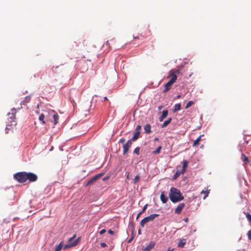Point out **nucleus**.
Returning a JSON list of instances; mask_svg holds the SVG:
<instances>
[{"label":"nucleus","mask_w":251,"mask_h":251,"mask_svg":"<svg viewBox=\"0 0 251 251\" xmlns=\"http://www.w3.org/2000/svg\"><path fill=\"white\" fill-rule=\"evenodd\" d=\"M160 199L163 203H166L168 200V199L164 195V192H162L160 195Z\"/></svg>","instance_id":"2eb2a0df"},{"label":"nucleus","mask_w":251,"mask_h":251,"mask_svg":"<svg viewBox=\"0 0 251 251\" xmlns=\"http://www.w3.org/2000/svg\"><path fill=\"white\" fill-rule=\"evenodd\" d=\"M169 198L174 203L177 202L184 199V197L182 195L180 190L175 187L171 188Z\"/></svg>","instance_id":"f257e3e1"},{"label":"nucleus","mask_w":251,"mask_h":251,"mask_svg":"<svg viewBox=\"0 0 251 251\" xmlns=\"http://www.w3.org/2000/svg\"><path fill=\"white\" fill-rule=\"evenodd\" d=\"M129 173H128L127 175V176H126V178L127 179H129Z\"/></svg>","instance_id":"09e8293b"},{"label":"nucleus","mask_w":251,"mask_h":251,"mask_svg":"<svg viewBox=\"0 0 251 251\" xmlns=\"http://www.w3.org/2000/svg\"><path fill=\"white\" fill-rule=\"evenodd\" d=\"M140 178V176L137 175L134 179V184L137 183L139 181Z\"/></svg>","instance_id":"473e14b6"},{"label":"nucleus","mask_w":251,"mask_h":251,"mask_svg":"<svg viewBox=\"0 0 251 251\" xmlns=\"http://www.w3.org/2000/svg\"><path fill=\"white\" fill-rule=\"evenodd\" d=\"M106 44L109 45L108 41H107L106 42Z\"/></svg>","instance_id":"13d9d810"},{"label":"nucleus","mask_w":251,"mask_h":251,"mask_svg":"<svg viewBox=\"0 0 251 251\" xmlns=\"http://www.w3.org/2000/svg\"><path fill=\"white\" fill-rule=\"evenodd\" d=\"M147 204L145 205L144 206V207H143V208L141 212H140L138 214V215H137V217H136V219H137V220L139 218V217H140V215H141V214H142V213H143V212L146 210V208H147Z\"/></svg>","instance_id":"cd10ccee"},{"label":"nucleus","mask_w":251,"mask_h":251,"mask_svg":"<svg viewBox=\"0 0 251 251\" xmlns=\"http://www.w3.org/2000/svg\"><path fill=\"white\" fill-rule=\"evenodd\" d=\"M141 129V126L140 125H138L135 130V131L133 133V136L132 138V140L133 141H135L137 140L139 137V135L140 134V130Z\"/></svg>","instance_id":"0eeeda50"},{"label":"nucleus","mask_w":251,"mask_h":251,"mask_svg":"<svg viewBox=\"0 0 251 251\" xmlns=\"http://www.w3.org/2000/svg\"><path fill=\"white\" fill-rule=\"evenodd\" d=\"M103 175V173H100V174L96 175L95 176L96 177L97 179H98V178H99L101 176H102Z\"/></svg>","instance_id":"4c0bfd02"},{"label":"nucleus","mask_w":251,"mask_h":251,"mask_svg":"<svg viewBox=\"0 0 251 251\" xmlns=\"http://www.w3.org/2000/svg\"><path fill=\"white\" fill-rule=\"evenodd\" d=\"M103 99H104V100H108V99H107V98L106 97H104V98H103Z\"/></svg>","instance_id":"8fccbe9b"},{"label":"nucleus","mask_w":251,"mask_h":251,"mask_svg":"<svg viewBox=\"0 0 251 251\" xmlns=\"http://www.w3.org/2000/svg\"><path fill=\"white\" fill-rule=\"evenodd\" d=\"M44 118H45V116H44V115L43 114H41L39 117V120L42 122V123L43 124H45V122L44 121Z\"/></svg>","instance_id":"c85d7f7f"},{"label":"nucleus","mask_w":251,"mask_h":251,"mask_svg":"<svg viewBox=\"0 0 251 251\" xmlns=\"http://www.w3.org/2000/svg\"><path fill=\"white\" fill-rule=\"evenodd\" d=\"M180 109H181V104L177 103L175 105V107H174L173 111H174V112H175L180 110Z\"/></svg>","instance_id":"412c9836"},{"label":"nucleus","mask_w":251,"mask_h":251,"mask_svg":"<svg viewBox=\"0 0 251 251\" xmlns=\"http://www.w3.org/2000/svg\"><path fill=\"white\" fill-rule=\"evenodd\" d=\"M155 243L151 241L149 244L144 249V251H150L155 246Z\"/></svg>","instance_id":"9b49d317"},{"label":"nucleus","mask_w":251,"mask_h":251,"mask_svg":"<svg viewBox=\"0 0 251 251\" xmlns=\"http://www.w3.org/2000/svg\"><path fill=\"white\" fill-rule=\"evenodd\" d=\"M245 160H246V161L248 160V158L245 156Z\"/></svg>","instance_id":"603ef678"},{"label":"nucleus","mask_w":251,"mask_h":251,"mask_svg":"<svg viewBox=\"0 0 251 251\" xmlns=\"http://www.w3.org/2000/svg\"><path fill=\"white\" fill-rule=\"evenodd\" d=\"M185 204L184 203H179L175 209V213L178 214H180Z\"/></svg>","instance_id":"6e6552de"},{"label":"nucleus","mask_w":251,"mask_h":251,"mask_svg":"<svg viewBox=\"0 0 251 251\" xmlns=\"http://www.w3.org/2000/svg\"><path fill=\"white\" fill-rule=\"evenodd\" d=\"M76 235L75 234L72 237L70 238L69 239L68 243L69 244L67 245H66L64 247V249H68L69 248L74 247L76 246L79 242V238H78L77 239H75V240H74V239L75 238Z\"/></svg>","instance_id":"7ed1b4c3"},{"label":"nucleus","mask_w":251,"mask_h":251,"mask_svg":"<svg viewBox=\"0 0 251 251\" xmlns=\"http://www.w3.org/2000/svg\"><path fill=\"white\" fill-rule=\"evenodd\" d=\"M100 246H101V247H102V248H104V247H107V245H106L105 243H100Z\"/></svg>","instance_id":"ea45409f"},{"label":"nucleus","mask_w":251,"mask_h":251,"mask_svg":"<svg viewBox=\"0 0 251 251\" xmlns=\"http://www.w3.org/2000/svg\"><path fill=\"white\" fill-rule=\"evenodd\" d=\"M138 233H139V234H140V233H141V230H140V229H139V230H138Z\"/></svg>","instance_id":"6e6d98bb"},{"label":"nucleus","mask_w":251,"mask_h":251,"mask_svg":"<svg viewBox=\"0 0 251 251\" xmlns=\"http://www.w3.org/2000/svg\"><path fill=\"white\" fill-rule=\"evenodd\" d=\"M26 172H18L14 175V178L19 183H24L26 181Z\"/></svg>","instance_id":"f03ea898"},{"label":"nucleus","mask_w":251,"mask_h":251,"mask_svg":"<svg viewBox=\"0 0 251 251\" xmlns=\"http://www.w3.org/2000/svg\"><path fill=\"white\" fill-rule=\"evenodd\" d=\"M11 121L10 122L11 123V125H16V122L14 121V119H15V114L12 113L11 114V116L10 117Z\"/></svg>","instance_id":"393cba45"},{"label":"nucleus","mask_w":251,"mask_h":251,"mask_svg":"<svg viewBox=\"0 0 251 251\" xmlns=\"http://www.w3.org/2000/svg\"><path fill=\"white\" fill-rule=\"evenodd\" d=\"M184 173H182V171L181 170V171H179V170H176V174H175V175L173 176V179L174 180H175L181 174H183Z\"/></svg>","instance_id":"a211bd4d"},{"label":"nucleus","mask_w":251,"mask_h":251,"mask_svg":"<svg viewBox=\"0 0 251 251\" xmlns=\"http://www.w3.org/2000/svg\"><path fill=\"white\" fill-rule=\"evenodd\" d=\"M103 175V173H100V174L96 175L95 176L96 177L97 179H98V178H99L101 176H102Z\"/></svg>","instance_id":"e433bc0d"},{"label":"nucleus","mask_w":251,"mask_h":251,"mask_svg":"<svg viewBox=\"0 0 251 251\" xmlns=\"http://www.w3.org/2000/svg\"><path fill=\"white\" fill-rule=\"evenodd\" d=\"M140 148L139 147H136L134 151V152L138 155H139L140 154Z\"/></svg>","instance_id":"72a5a7b5"},{"label":"nucleus","mask_w":251,"mask_h":251,"mask_svg":"<svg viewBox=\"0 0 251 251\" xmlns=\"http://www.w3.org/2000/svg\"><path fill=\"white\" fill-rule=\"evenodd\" d=\"M144 129L145 132L147 134L151 132V126L150 124L146 125L144 127Z\"/></svg>","instance_id":"dca6fc26"},{"label":"nucleus","mask_w":251,"mask_h":251,"mask_svg":"<svg viewBox=\"0 0 251 251\" xmlns=\"http://www.w3.org/2000/svg\"><path fill=\"white\" fill-rule=\"evenodd\" d=\"M7 129H8V127H6V130H7Z\"/></svg>","instance_id":"052dcab7"},{"label":"nucleus","mask_w":251,"mask_h":251,"mask_svg":"<svg viewBox=\"0 0 251 251\" xmlns=\"http://www.w3.org/2000/svg\"><path fill=\"white\" fill-rule=\"evenodd\" d=\"M183 221L185 222H187L188 221V218H184L183 219Z\"/></svg>","instance_id":"49530a36"},{"label":"nucleus","mask_w":251,"mask_h":251,"mask_svg":"<svg viewBox=\"0 0 251 251\" xmlns=\"http://www.w3.org/2000/svg\"><path fill=\"white\" fill-rule=\"evenodd\" d=\"M180 97V95H178V96H177V98H179Z\"/></svg>","instance_id":"4d7b16f0"},{"label":"nucleus","mask_w":251,"mask_h":251,"mask_svg":"<svg viewBox=\"0 0 251 251\" xmlns=\"http://www.w3.org/2000/svg\"><path fill=\"white\" fill-rule=\"evenodd\" d=\"M31 100V97L29 96H27L25 97V100L22 101V103L24 105L26 103L29 102Z\"/></svg>","instance_id":"aec40b11"},{"label":"nucleus","mask_w":251,"mask_h":251,"mask_svg":"<svg viewBox=\"0 0 251 251\" xmlns=\"http://www.w3.org/2000/svg\"><path fill=\"white\" fill-rule=\"evenodd\" d=\"M248 238L251 240V230H249L248 232Z\"/></svg>","instance_id":"58836bf2"},{"label":"nucleus","mask_w":251,"mask_h":251,"mask_svg":"<svg viewBox=\"0 0 251 251\" xmlns=\"http://www.w3.org/2000/svg\"><path fill=\"white\" fill-rule=\"evenodd\" d=\"M168 114V111L167 110H164L162 112V115L159 117V120L160 122L163 121V120L167 116Z\"/></svg>","instance_id":"4468645a"},{"label":"nucleus","mask_w":251,"mask_h":251,"mask_svg":"<svg viewBox=\"0 0 251 251\" xmlns=\"http://www.w3.org/2000/svg\"><path fill=\"white\" fill-rule=\"evenodd\" d=\"M176 79L177 76L174 75L173 77H172L171 79L164 85L165 89L163 90V92L166 93L170 90L172 84H173L176 81Z\"/></svg>","instance_id":"20e7f679"},{"label":"nucleus","mask_w":251,"mask_h":251,"mask_svg":"<svg viewBox=\"0 0 251 251\" xmlns=\"http://www.w3.org/2000/svg\"><path fill=\"white\" fill-rule=\"evenodd\" d=\"M37 176L36 174L31 172H26V181L28 180L29 182H35L37 180Z\"/></svg>","instance_id":"39448f33"},{"label":"nucleus","mask_w":251,"mask_h":251,"mask_svg":"<svg viewBox=\"0 0 251 251\" xmlns=\"http://www.w3.org/2000/svg\"><path fill=\"white\" fill-rule=\"evenodd\" d=\"M247 218L250 221L251 223V215H250L249 213H248L246 215Z\"/></svg>","instance_id":"c9c22d12"},{"label":"nucleus","mask_w":251,"mask_h":251,"mask_svg":"<svg viewBox=\"0 0 251 251\" xmlns=\"http://www.w3.org/2000/svg\"><path fill=\"white\" fill-rule=\"evenodd\" d=\"M188 166V162L187 160H184L182 162V169L181 171L182 173H185L186 171V169Z\"/></svg>","instance_id":"f3484780"},{"label":"nucleus","mask_w":251,"mask_h":251,"mask_svg":"<svg viewBox=\"0 0 251 251\" xmlns=\"http://www.w3.org/2000/svg\"><path fill=\"white\" fill-rule=\"evenodd\" d=\"M149 222L146 220V217L142 219L140 222V226L142 227H144L145 225Z\"/></svg>","instance_id":"5701e85b"},{"label":"nucleus","mask_w":251,"mask_h":251,"mask_svg":"<svg viewBox=\"0 0 251 251\" xmlns=\"http://www.w3.org/2000/svg\"><path fill=\"white\" fill-rule=\"evenodd\" d=\"M126 141V139L125 138H121L120 140V142L121 143H124Z\"/></svg>","instance_id":"79ce46f5"},{"label":"nucleus","mask_w":251,"mask_h":251,"mask_svg":"<svg viewBox=\"0 0 251 251\" xmlns=\"http://www.w3.org/2000/svg\"><path fill=\"white\" fill-rule=\"evenodd\" d=\"M172 118H169L167 120L165 121L163 124L161 125L162 128H164L167 126L171 122Z\"/></svg>","instance_id":"6ab92c4d"},{"label":"nucleus","mask_w":251,"mask_h":251,"mask_svg":"<svg viewBox=\"0 0 251 251\" xmlns=\"http://www.w3.org/2000/svg\"><path fill=\"white\" fill-rule=\"evenodd\" d=\"M132 139L131 140H129L127 141V142L123 146V154H126L128 151L129 148L131 147L132 144Z\"/></svg>","instance_id":"423d86ee"},{"label":"nucleus","mask_w":251,"mask_h":251,"mask_svg":"<svg viewBox=\"0 0 251 251\" xmlns=\"http://www.w3.org/2000/svg\"><path fill=\"white\" fill-rule=\"evenodd\" d=\"M202 136V135H200L196 140L194 141L193 145L194 147L196 146L199 144V142L201 140V137Z\"/></svg>","instance_id":"b1692460"},{"label":"nucleus","mask_w":251,"mask_h":251,"mask_svg":"<svg viewBox=\"0 0 251 251\" xmlns=\"http://www.w3.org/2000/svg\"><path fill=\"white\" fill-rule=\"evenodd\" d=\"M180 72V69H177V70H171L169 72V75L168 76V77H172L173 76L176 75V74H179Z\"/></svg>","instance_id":"1a4fd4ad"},{"label":"nucleus","mask_w":251,"mask_h":251,"mask_svg":"<svg viewBox=\"0 0 251 251\" xmlns=\"http://www.w3.org/2000/svg\"><path fill=\"white\" fill-rule=\"evenodd\" d=\"M82 63L85 65V62H83Z\"/></svg>","instance_id":"bf43d9fd"},{"label":"nucleus","mask_w":251,"mask_h":251,"mask_svg":"<svg viewBox=\"0 0 251 251\" xmlns=\"http://www.w3.org/2000/svg\"><path fill=\"white\" fill-rule=\"evenodd\" d=\"M62 248V243H60L57 247H56L54 251H60Z\"/></svg>","instance_id":"7c9ffc66"},{"label":"nucleus","mask_w":251,"mask_h":251,"mask_svg":"<svg viewBox=\"0 0 251 251\" xmlns=\"http://www.w3.org/2000/svg\"><path fill=\"white\" fill-rule=\"evenodd\" d=\"M53 118V120H54V125H56L57 123H58L59 116L57 115V114H54Z\"/></svg>","instance_id":"a878e982"},{"label":"nucleus","mask_w":251,"mask_h":251,"mask_svg":"<svg viewBox=\"0 0 251 251\" xmlns=\"http://www.w3.org/2000/svg\"><path fill=\"white\" fill-rule=\"evenodd\" d=\"M97 180V179L95 176H93L92 178H91L89 180V181L87 183V185H91V184H92L94 181H95Z\"/></svg>","instance_id":"bb28decb"},{"label":"nucleus","mask_w":251,"mask_h":251,"mask_svg":"<svg viewBox=\"0 0 251 251\" xmlns=\"http://www.w3.org/2000/svg\"><path fill=\"white\" fill-rule=\"evenodd\" d=\"M162 149V147L161 146H159L157 149L156 150H155L153 152V153L154 154H159L160 152V151H161V150Z\"/></svg>","instance_id":"c756f323"},{"label":"nucleus","mask_w":251,"mask_h":251,"mask_svg":"<svg viewBox=\"0 0 251 251\" xmlns=\"http://www.w3.org/2000/svg\"><path fill=\"white\" fill-rule=\"evenodd\" d=\"M163 108V106L162 105H160L158 107V109L160 110H161L162 108Z\"/></svg>","instance_id":"de8ad7c7"},{"label":"nucleus","mask_w":251,"mask_h":251,"mask_svg":"<svg viewBox=\"0 0 251 251\" xmlns=\"http://www.w3.org/2000/svg\"><path fill=\"white\" fill-rule=\"evenodd\" d=\"M108 179V177H104L103 180H107Z\"/></svg>","instance_id":"5fc2aeb1"},{"label":"nucleus","mask_w":251,"mask_h":251,"mask_svg":"<svg viewBox=\"0 0 251 251\" xmlns=\"http://www.w3.org/2000/svg\"><path fill=\"white\" fill-rule=\"evenodd\" d=\"M186 243V239H181L179 240L178 244H177V247L179 248H183L185 246V245Z\"/></svg>","instance_id":"ddd939ff"},{"label":"nucleus","mask_w":251,"mask_h":251,"mask_svg":"<svg viewBox=\"0 0 251 251\" xmlns=\"http://www.w3.org/2000/svg\"><path fill=\"white\" fill-rule=\"evenodd\" d=\"M133 38H134V39H139V37H138V36H136V37H134H134H133Z\"/></svg>","instance_id":"3c124183"},{"label":"nucleus","mask_w":251,"mask_h":251,"mask_svg":"<svg viewBox=\"0 0 251 251\" xmlns=\"http://www.w3.org/2000/svg\"><path fill=\"white\" fill-rule=\"evenodd\" d=\"M174 249H172L171 248H168L167 251H174Z\"/></svg>","instance_id":"c03bdc74"},{"label":"nucleus","mask_w":251,"mask_h":251,"mask_svg":"<svg viewBox=\"0 0 251 251\" xmlns=\"http://www.w3.org/2000/svg\"><path fill=\"white\" fill-rule=\"evenodd\" d=\"M133 237H131L129 239V240L128 241V243H130L131 242V241L133 240Z\"/></svg>","instance_id":"a18cd8bd"},{"label":"nucleus","mask_w":251,"mask_h":251,"mask_svg":"<svg viewBox=\"0 0 251 251\" xmlns=\"http://www.w3.org/2000/svg\"><path fill=\"white\" fill-rule=\"evenodd\" d=\"M159 216V215L158 214H153L146 217V218L148 222H150L153 221L155 218L158 217Z\"/></svg>","instance_id":"f8f14e48"},{"label":"nucleus","mask_w":251,"mask_h":251,"mask_svg":"<svg viewBox=\"0 0 251 251\" xmlns=\"http://www.w3.org/2000/svg\"><path fill=\"white\" fill-rule=\"evenodd\" d=\"M201 194H203L204 195V196L203 197V199L204 200L205 199V198L208 196V194L209 193V190H202L201 192Z\"/></svg>","instance_id":"4be33fe9"},{"label":"nucleus","mask_w":251,"mask_h":251,"mask_svg":"<svg viewBox=\"0 0 251 251\" xmlns=\"http://www.w3.org/2000/svg\"><path fill=\"white\" fill-rule=\"evenodd\" d=\"M59 68V66H56V67H53L52 68V71L53 72V73H57V71H56V70Z\"/></svg>","instance_id":"f704fd0d"},{"label":"nucleus","mask_w":251,"mask_h":251,"mask_svg":"<svg viewBox=\"0 0 251 251\" xmlns=\"http://www.w3.org/2000/svg\"><path fill=\"white\" fill-rule=\"evenodd\" d=\"M108 233H109V234H111V235H113V234H114V231H112V230H111V229H109V230H108Z\"/></svg>","instance_id":"37998d69"},{"label":"nucleus","mask_w":251,"mask_h":251,"mask_svg":"<svg viewBox=\"0 0 251 251\" xmlns=\"http://www.w3.org/2000/svg\"><path fill=\"white\" fill-rule=\"evenodd\" d=\"M151 35V32L148 27L145 28V31L141 34V36L144 37H147Z\"/></svg>","instance_id":"9d476101"},{"label":"nucleus","mask_w":251,"mask_h":251,"mask_svg":"<svg viewBox=\"0 0 251 251\" xmlns=\"http://www.w3.org/2000/svg\"><path fill=\"white\" fill-rule=\"evenodd\" d=\"M105 232H106V230L105 229H103L100 231V234H102L104 233Z\"/></svg>","instance_id":"a19ab883"},{"label":"nucleus","mask_w":251,"mask_h":251,"mask_svg":"<svg viewBox=\"0 0 251 251\" xmlns=\"http://www.w3.org/2000/svg\"><path fill=\"white\" fill-rule=\"evenodd\" d=\"M194 104V102L192 100L189 101L186 104L185 106L186 109H188L189 107L191 106Z\"/></svg>","instance_id":"2f4dec72"},{"label":"nucleus","mask_w":251,"mask_h":251,"mask_svg":"<svg viewBox=\"0 0 251 251\" xmlns=\"http://www.w3.org/2000/svg\"><path fill=\"white\" fill-rule=\"evenodd\" d=\"M154 141H158V138H154Z\"/></svg>","instance_id":"864d4df0"}]
</instances>
